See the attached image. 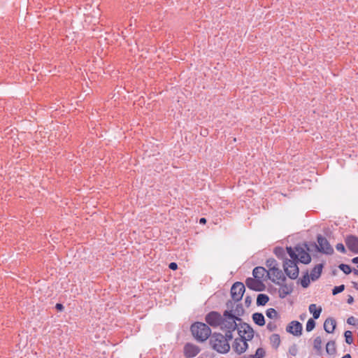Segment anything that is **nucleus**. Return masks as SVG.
<instances>
[{
    "mask_svg": "<svg viewBox=\"0 0 358 358\" xmlns=\"http://www.w3.org/2000/svg\"><path fill=\"white\" fill-rule=\"evenodd\" d=\"M205 320L208 325L213 327H217L221 326L224 318L220 313L217 311H210L206 315Z\"/></svg>",
    "mask_w": 358,
    "mask_h": 358,
    "instance_id": "423d86ee",
    "label": "nucleus"
},
{
    "mask_svg": "<svg viewBox=\"0 0 358 358\" xmlns=\"http://www.w3.org/2000/svg\"><path fill=\"white\" fill-rule=\"evenodd\" d=\"M245 313V310L243 308V306L242 303H238L236 306V308L234 310H233V313L235 314L236 316L240 317L242 316Z\"/></svg>",
    "mask_w": 358,
    "mask_h": 358,
    "instance_id": "c756f323",
    "label": "nucleus"
},
{
    "mask_svg": "<svg viewBox=\"0 0 358 358\" xmlns=\"http://www.w3.org/2000/svg\"><path fill=\"white\" fill-rule=\"evenodd\" d=\"M272 275L275 278V280H280V282H285L286 281V277L282 273V270L279 268H275L271 271Z\"/></svg>",
    "mask_w": 358,
    "mask_h": 358,
    "instance_id": "412c9836",
    "label": "nucleus"
},
{
    "mask_svg": "<svg viewBox=\"0 0 358 358\" xmlns=\"http://www.w3.org/2000/svg\"><path fill=\"white\" fill-rule=\"evenodd\" d=\"M324 267V264H317L310 272V279L313 281L317 280L321 275L322 269Z\"/></svg>",
    "mask_w": 358,
    "mask_h": 358,
    "instance_id": "a211bd4d",
    "label": "nucleus"
},
{
    "mask_svg": "<svg viewBox=\"0 0 358 358\" xmlns=\"http://www.w3.org/2000/svg\"><path fill=\"white\" fill-rule=\"evenodd\" d=\"M317 243H312L311 245L316 248V250L326 255H332L334 249L330 245L328 240L321 234L317 236Z\"/></svg>",
    "mask_w": 358,
    "mask_h": 358,
    "instance_id": "39448f33",
    "label": "nucleus"
},
{
    "mask_svg": "<svg viewBox=\"0 0 358 358\" xmlns=\"http://www.w3.org/2000/svg\"><path fill=\"white\" fill-rule=\"evenodd\" d=\"M298 352V348L296 344L292 345L289 348V353L292 356H296Z\"/></svg>",
    "mask_w": 358,
    "mask_h": 358,
    "instance_id": "f704fd0d",
    "label": "nucleus"
},
{
    "mask_svg": "<svg viewBox=\"0 0 358 358\" xmlns=\"http://www.w3.org/2000/svg\"><path fill=\"white\" fill-rule=\"evenodd\" d=\"M344 336L345 338V342L350 345L353 342L352 332L350 331H345L344 333Z\"/></svg>",
    "mask_w": 358,
    "mask_h": 358,
    "instance_id": "473e14b6",
    "label": "nucleus"
},
{
    "mask_svg": "<svg viewBox=\"0 0 358 358\" xmlns=\"http://www.w3.org/2000/svg\"><path fill=\"white\" fill-rule=\"evenodd\" d=\"M308 310L313 314V319L317 320L320 317L322 311L321 306L317 307L316 304L312 303L309 306Z\"/></svg>",
    "mask_w": 358,
    "mask_h": 358,
    "instance_id": "6ab92c4d",
    "label": "nucleus"
},
{
    "mask_svg": "<svg viewBox=\"0 0 358 358\" xmlns=\"http://www.w3.org/2000/svg\"><path fill=\"white\" fill-rule=\"evenodd\" d=\"M336 327V320L332 317H328L324 322V329L327 333L332 334Z\"/></svg>",
    "mask_w": 358,
    "mask_h": 358,
    "instance_id": "f3484780",
    "label": "nucleus"
},
{
    "mask_svg": "<svg viewBox=\"0 0 358 358\" xmlns=\"http://www.w3.org/2000/svg\"><path fill=\"white\" fill-rule=\"evenodd\" d=\"M313 347H314V349L316 350V351L318 353H320V352L322 350V338L320 336H317L314 339Z\"/></svg>",
    "mask_w": 358,
    "mask_h": 358,
    "instance_id": "c85d7f7f",
    "label": "nucleus"
},
{
    "mask_svg": "<svg viewBox=\"0 0 358 358\" xmlns=\"http://www.w3.org/2000/svg\"><path fill=\"white\" fill-rule=\"evenodd\" d=\"M302 324L299 322L294 320L286 327V331L295 336H299L302 334Z\"/></svg>",
    "mask_w": 358,
    "mask_h": 358,
    "instance_id": "f8f14e48",
    "label": "nucleus"
},
{
    "mask_svg": "<svg viewBox=\"0 0 358 358\" xmlns=\"http://www.w3.org/2000/svg\"><path fill=\"white\" fill-rule=\"evenodd\" d=\"M336 249L342 252V253H345L346 252V249L344 246V245L343 243H338L336 245Z\"/></svg>",
    "mask_w": 358,
    "mask_h": 358,
    "instance_id": "58836bf2",
    "label": "nucleus"
},
{
    "mask_svg": "<svg viewBox=\"0 0 358 358\" xmlns=\"http://www.w3.org/2000/svg\"><path fill=\"white\" fill-rule=\"evenodd\" d=\"M238 334L240 336V338H236L233 343V348L234 351L241 355L245 352L248 347V345L246 341V338L245 336L242 335V331H238Z\"/></svg>",
    "mask_w": 358,
    "mask_h": 358,
    "instance_id": "0eeeda50",
    "label": "nucleus"
},
{
    "mask_svg": "<svg viewBox=\"0 0 358 358\" xmlns=\"http://www.w3.org/2000/svg\"><path fill=\"white\" fill-rule=\"evenodd\" d=\"M55 308L57 311H62L64 309V306L62 303H57L55 305Z\"/></svg>",
    "mask_w": 358,
    "mask_h": 358,
    "instance_id": "37998d69",
    "label": "nucleus"
},
{
    "mask_svg": "<svg viewBox=\"0 0 358 358\" xmlns=\"http://www.w3.org/2000/svg\"><path fill=\"white\" fill-rule=\"evenodd\" d=\"M315 324H316V323H315V319L310 318L306 323V331L308 332H310L312 330H313L314 328L315 327Z\"/></svg>",
    "mask_w": 358,
    "mask_h": 358,
    "instance_id": "7c9ffc66",
    "label": "nucleus"
},
{
    "mask_svg": "<svg viewBox=\"0 0 358 358\" xmlns=\"http://www.w3.org/2000/svg\"><path fill=\"white\" fill-rule=\"evenodd\" d=\"M357 321V320L353 317V316H350L348 318L347 320V323L348 324H350V325H356V322Z\"/></svg>",
    "mask_w": 358,
    "mask_h": 358,
    "instance_id": "ea45409f",
    "label": "nucleus"
},
{
    "mask_svg": "<svg viewBox=\"0 0 358 358\" xmlns=\"http://www.w3.org/2000/svg\"><path fill=\"white\" fill-rule=\"evenodd\" d=\"M286 250L291 259H289L286 257L284 260L283 269L285 274L289 278L295 280L298 278L299 273V267L296 265V259H298L299 254L295 248L287 247Z\"/></svg>",
    "mask_w": 358,
    "mask_h": 358,
    "instance_id": "f257e3e1",
    "label": "nucleus"
},
{
    "mask_svg": "<svg viewBox=\"0 0 358 358\" xmlns=\"http://www.w3.org/2000/svg\"><path fill=\"white\" fill-rule=\"evenodd\" d=\"M245 291V285L241 282H236L231 287V295L233 300L239 301L242 299Z\"/></svg>",
    "mask_w": 358,
    "mask_h": 358,
    "instance_id": "6e6552de",
    "label": "nucleus"
},
{
    "mask_svg": "<svg viewBox=\"0 0 358 358\" xmlns=\"http://www.w3.org/2000/svg\"><path fill=\"white\" fill-rule=\"evenodd\" d=\"M239 330L242 331L243 336L246 335V336H245L246 341H250L253 338L254 330L249 324H248L246 322H243V323L240 324V328L238 327V331Z\"/></svg>",
    "mask_w": 358,
    "mask_h": 358,
    "instance_id": "2eb2a0df",
    "label": "nucleus"
},
{
    "mask_svg": "<svg viewBox=\"0 0 358 358\" xmlns=\"http://www.w3.org/2000/svg\"><path fill=\"white\" fill-rule=\"evenodd\" d=\"M300 318H301V320H303L304 318V316L300 315Z\"/></svg>",
    "mask_w": 358,
    "mask_h": 358,
    "instance_id": "864d4df0",
    "label": "nucleus"
},
{
    "mask_svg": "<svg viewBox=\"0 0 358 358\" xmlns=\"http://www.w3.org/2000/svg\"><path fill=\"white\" fill-rule=\"evenodd\" d=\"M352 283L353 285V287L358 290V284L355 282H352Z\"/></svg>",
    "mask_w": 358,
    "mask_h": 358,
    "instance_id": "49530a36",
    "label": "nucleus"
},
{
    "mask_svg": "<svg viewBox=\"0 0 358 358\" xmlns=\"http://www.w3.org/2000/svg\"><path fill=\"white\" fill-rule=\"evenodd\" d=\"M211 348L219 353L225 354L230 350V345L227 338L220 333H213L209 340Z\"/></svg>",
    "mask_w": 358,
    "mask_h": 358,
    "instance_id": "f03ea898",
    "label": "nucleus"
},
{
    "mask_svg": "<svg viewBox=\"0 0 358 358\" xmlns=\"http://www.w3.org/2000/svg\"><path fill=\"white\" fill-rule=\"evenodd\" d=\"M345 289V285H341L339 286H335L332 289V294L336 295L341 292H342Z\"/></svg>",
    "mask_w": 358,
    "mask_h": 358,
    "instance_id": "72a5a7b5",
    "label": "nucleus"
},
{
    "mask_svg": "<svg viewBox=\"0 0 358 358\" xmlns=\"http://www.w3.org/2000/svg\"><path fill=\"white\" fill-rule=\"evenodd\" d=\"M357 268H358V265H357Z\"/></svg>",
    "mask_w": 358,
    "mask_h": 358,
    "instance_id": "4d7b16f0",
    "label": "nucleus"
},
{
    "mask_svg": "<svg viewBox=\"0 0 358 358\" xmlns=\"http://www.w3.org/2000/svg\"><path fill=\"white\" fill-rule=\"evenodd\" d=\"M345 243L348 250L354 254H358V237L348 235L345 238Z\"/></svg>",
    "mask_w": 358,
    "mask_h": 358,
    "instance_id": "9b49d317",
    "label": "nucleus"
},
{
    "mask_svg": "<svg viewBox=\"0 0 358 358\" xmlns=\"http://www.w3.org/2000/svg\"><path fill=\"white\" fill-rule=\"evenodd\" d=\"M354 302V298L351 295H348L347 303L348 304H352Z\"/></svg>",
    "mask_w": 358,
    "mask_h": 358,
    "instance_id": "c03bdc74",
    "label": "nucleus"
},
{
    "mask_svg": "<svg viewBox=\"0 0 358 358\" xmlns=\"http://www.w3.org/2000/svg\"><path fill=\"white\" fill-rule=\"evenodd\" d=\"M338 268L345 273V274H350L352 272L351 267L345 264H341L338 266Z\"/></svg>",
    "mask_w": 358,
    "mask_h": 358,
    "instance_id": "2f4dec72",
    "label": "nucleus"
},
{
    "mask_svg": "<svg viewBox=\"0 0 358 358\" xmlns=\"http://www.w3.org/2000/svg\"><path fill=\"white\" fill-rule=\"evenodd\" d=\"M352 272L354 273V275H358V269L357 270L354 268L353 270H352Z\"/></svg>",
    "mask_w": 358,
    "mask_h": 358,
    "instance_id": "de8ad7c7",
    "label": "nucleus"
},
{
    "mask_svg": "<svg viewBox=\"0 0 358 358\" xmlns=\"http://www.w3.org/2000/svg\"><path fill=\"white\" fill-rule=\"evenodd\" d=\"M266 315L270 319H277L279 317L278 313L273 308H270L266 310Z\"/></svg>",
    "mask_w": 358,
    "mask_h": 358,
    "instance_id": "cd10ccee",
    "label": "nucleus"
},
{
    "mask_svg": "<svg viewBox=\"0 0 358 358\" xmlns=\"http://www.w3.org/2000/svg\"><path fill=\"white\" fill-rule=\"evenodd\" d=\"M326 352L327 354L333 355L336 352V343L334 341H329L326 345Z\"/></svg>",
    "mask_w": 358,
    "mask_h": 358,
    "instance_id": "b1692460",
    "label": "nucleus"
},
{
    "mask_svg": "<svg viewBox=\"0 0 358 358\" xmlns=\"http://www.w3.org/2000/svg\"><path fill=\"white\" fill-rule=\"evenodd\" d=\"M270 342L272 347L277 350L280 344V337L278 334H273L270 336Z\"/></svg>",
    "mask_w": 358,
    "mask_h": 358,
    "instance_id": "5701e85b",
    "label": "nucleus"
},
{
    "mask_svg": "<svg viewBox=\"0 0 358 358\" xmlns=\"http://www.w3.org/2000/svg\"><path fill=\"white\" fill-rule=\"evenodd\" d=\"M190 330L193 336L200 342L206 341L212 334L209 326L203 322H196L192 324Z\"/></svg>",
    "mask_w": 358,
    "mask_h": 358,
    "instance_id": "7ed1b4c3",
    "label": "nucleus"
},
{
    "mask_svg": "<svg viewBox=\"0 0 358 358\" xmlns=\"http://www.w3.org/2000/svg\"><path fill=\"white\" fill-rule=\"evenodd\" d=\"M341 358H352L351 355L350 354H346Z\"/></svg>",
    "mask_w": 358,
    "mask_h": 358,
    "instance_id": "09e8293b",
    "label": "nucleus"
},
{
    "mask_svg": "<svg viewBox=\"0 0 358 358\" xmlns=\"http://www.w3.org/2000/svg\"><path fill=\"white\" fill-rule=\"evenodd\" d=\"M200 224H206V219L205 217H201L199 220Z\"/></svg>",
    "mask_w": 358,
    "mask_h": 358,
    "instance_id": "a18cd8bd",
    "label": "nucleus"
},
{
    "mask_svg": "<svg viewBox=\"0 0 358 358\" xmlns=\"http://www.w3.org/2000/svg\"><path fill=\"white\" fill-rule=\"evenodd\" d=\"M169 268L173 271L178 268V264L176 262H171L169 265Z\"/></svg>",
    "mask_w": 358,
    "mask_h": 358,
    "instance_id": "79ce46f5",
    "label": "nucleus"
},
{
    "mask_svg": "<svg viewBox=\"0 0 358 358\" xmlns=\"http://www.w3.org/2000/svg\"><path fill=\"white\" fill-rule=\"evenodd\" d=\"M271 281L278 285L280 286V290H279V296L281 299L285 298L286 296L290 294L293 291V285H287L285 284L284 282H280V281L276 282L274 278L271 279Z\"/></svg>",
    "mask_w": 358,
    "mask_h": 358,
    "instance_id": "ddd939ff",
    "label": "nucleus"
},
{
    "mask_svg": "<svg viewBox=\"0 0 358 358\" xmlns=\"http://www.w3.org/2000/svg\"><path fill=\"white\" fill-rule=\"evenodd\" d=\"M229 303L231 304V306H232V303H231V301H228V302L227 303V307H228V308L229 307Z\"/></svg>",
    "mask_w": 358,
    "mask_h": 358,
    "instance_id": "8fccbe9b",
    "label": "nucleus"
},
{
    "mask_svg": "<svg viewBox=\"0 0 358 358\" xmlns=\"http://www.w3.org/2000/svg\"><path fill=\"white\" fill-rule=\"evenodd\" d=\"M252 303V298L250 296H246L245 298V304L247 307H249Z\"/></svg>",
    "mask_w": 358,
    "mask_h": 358,
    "instance_id": "a19ab883",
    "label": "nucleus"
},
{
    "mask_svg": "<svg viewBox=\"0 0 358 358\" xmlns=\"http://www.w3.org/2000/svg\"><path fill=\"white\" fill-rule=\"evenodd\" d=\"M253 322L258 326L262 327L265 324V318L262 313H255L252 315Z\"/></svg>",
    "mask_w": 358,
    "mask_h": 358,
    "instance_id": "aec40b11",
    "label": "nucleus"
},
{
    "mask_svg": "<svg viewBox=\"0 0 358 358\" xmlns=\"http://www.w3.org/2000/svg\"><path fill=\"white\" fill-rule=\"evenodd\" d=\"M233 331L231 330H226L225 335L224 337L227 338V342L229 343V341H231L233 338Z\"/></svg>",
    "mask_w": 358,
    "mask_h": 358,
    "instance_id": "4c0bfd02",
    "label": "nucleus"
},
{
    "mask_svg": "<svg viewBox=\"0 0 358 358\" xmlns=\"http://www.w3.org/2000/svg\"><path fill=\"white\" fill-rule=\"evenodd\" d=\"M265 273H266V277L268 279H272L271 278V274L268 271H267L264 267L262 266H257L255 267L252 271V275L256 279H260L264 278Z\"/></svg>",
    "mask_w": 358,
    "mask_h": 358,
    "instance_id": "dca6fc26",
    "label": "nucleus"
},
{
    "mask_svg": "<svg viewBox=\"0 0 358 358\" xmlns=\"http://www.w3.org/2000/svg\"><path fill=\"white\" fill-rule=\"evenodd\" d=\"M266 265L270 271H273L275 268H278V264L277 263V261L273 258L268 259L266 260Z\"/></svg>",
    "mask_w": 358,
    "mask_h": 358,
    "instance_id": "bb28decb",
    "label": "nucleus"
},
{
    "mask_svg": "<svg viewBox=\"0 0 358 358\" xmlns=\"http://www.w3.org/2000/svg\"><path fill=\"white\" fill-rule=\"evenodd\" d=\"M200 352L199 346L192 343H187L184 346V355L186 358H192L196 356Z\"/></svg>",
    "mask_w": 358,
    "mask_h": 358,
    "instance_id": "4468645a",
    "label": "nucleus"
},
{
    "mask_svg": "<svg viewBox=\"0 0 358 358\" xmlns=\"http://www.w3.org/2000/svg\"><path fill=\"white\" fill-rule=\"evenodd\" d=\"M223 322H222L220 329L222 330L235 331L238 329V325L236 321L241 322V318L233 313V310H226L223 313Z\"/></svg>",
    "mask_w": 358,
    "mask_h": 358,
    "instance_id": "20e7f679",
    "label": "nucleus"
},
{
    "mask_svg": "<svg viewBox=\"0 0 358 358\" xmlns=\"http://www.w3.org/2000/svg\"><path fill=\"white\" fill-rule=\"evenodd\" d=\"M265 350L262 348H259L256 350L255 356L257 358H263L265 356Z\"/></svg>",
    "mask_w": 358,
    "mask_h": 358,
    "instance_id": "c9c22d12",
    "label": "nucleus"
},
{
    "mask_svg": "<svg viewBox=\"0 0 358 358\" xmlns=\"http://www.w3.org/2000/svg\"><path fill=\"white\" fill-rule=\"evenodd\" d=\"M300 318H301V320H303L304 318V316L300 315Z\"/></svg>",
    "mask_w": 358,
    "mask_h": 358,
    "instance_id": "5fc2aeb1",
    "label": "nucleus"
},
{
    "mask_svg": "<svg viewBox=\"0 0 358 358\" xmlns=\"http://www.w3.org/2000/svg\"><path fill=\"white\" fill-rule=\"evenodd\" d=\"M275 256L283 261L286 259V253L283 248L282 247H275L273 251Z\"/></svg>",
    "mask_w": 358,
    "mask_h": 358,
    "instance_id": "393cba45",
    "label": "nucleus"
},
{
    "mask_svg": "<svg viewBox=\"0 0 358 358\" xmlns=\"http://www.w3.org/2000/svg\"><path fill=\"white\" fill-rule=\"evenodd\" d=\"M310 275H309L308 271L305 273L303 277L300 279V282L303 288H307L310 285Z\"/></svg>",
    "mask_w": 358,
    "mask_h": 358,
    "instance_id": "a878e982",
    "label": "nucleus"
},
{
    "mask_svg": "<svg viewBox=\"0 0 358 358\" xmlns=\"http://www.w3.org/2000/svg\"><path fill=\"white\" fill-rule=\"evenodd\" d=\"M289 270L293 271V270H294V268H289Z\"/></svg>",
    "mask_w": 358,
    "mask_h": 358,
    "instance_id": "6e6d98bb",
    "label": "nucleus"
},
{
    "mask_svg": "<svg viewBox=\"0 0 358 358\" xmlns=\"http://www.w3.org/2000/svg\"><path fill=\"white\" fill-rule=\"evenodd\" d=\"M304 245L306 248L307 250H309V251L310 250V248L308 247V245L306 243H305Z\"/></svg>",
    "mask_w": 358,
    "mask_h": 358,
    "instance_id": "3c124183",
    "label": "nucleus"
},
{
    "mask_svg": "<svg viewBox=\"0 0 358 358\" xmlns=\"http://www.w3.org/2000/svg\"><path fill=\"white\" fill-rule=\"evenodd\" d=\"M336 274V270L333 271V275H335Z\"/></svg>",
    "mask_w": 358,
    "mask_h": 358,
    "instance_id": "603ef678",
    "label": "nucleus"
},
{
    "mask_svg": "<svg viewBox=\"0 0 358 358\" xmlns=\"http://www.w3.org/2000/svg\"><path fill=\"white\" fill-rule=\"evenodd\" d=\"M266 328L268 331H273L277 329V325L274 322H269L267 324Z\"/></svg>",
    "mask_w": 358,
    "mask_h": 358,
    "instance_id": "e433bc0d",
    "label": "nucleus"
},
{
    "mask_svg": "<svg viewBox=\"0 0 358 358\" xmlns=\"http://www.w3.org/2000/svg\"><path fill=\"white\" fill-rule=\"evenodd\" d=\"M269 301V297L266 294H259L257 297V305L258 306H265Z\"/></svg>",
    "mask_w": 358,
    "mask_h": 358,
    "instance_id": "4be33fe9",
    "label": "nucleus"
},
{
    "mask_svg": "<svg viewBox=\"0 0 358 358\" xmlns=\"http://www.w3.org/2000/svg\"><path fill=\"white\" fill-rule=\"evenodd\" d=\"M295 249L299 254L298 259H296V264L299 262L304 264H308L311 262L310 255L306 251L303 247L298 245L295 246Z\"/></svg>",
    "mask_w": 358,
    "mask_h": 358,
    "instance_id": "9d476101",
    "label": "nucleus"
},
{
    "mask_svg": "<svg viewBox=\"0 0 358 358\" xmlns=\"http://www.w3.org/2000/svg\"><path fill=\"white\" fill-rule=\"evenodd\" d=\"M245 285L250 289L256 292H262L266 289V285L262 280L255 278H248L245 280Z\"/></svg>",
    "mask_w": 358,
    "mask_h": 358,
    "instance_id": "1a4fd4ad",
    "label": "nucleus"
}]
</instances>
